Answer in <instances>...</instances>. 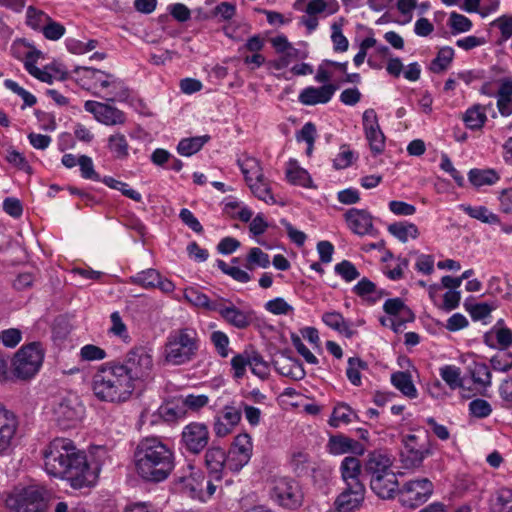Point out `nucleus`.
Instances as JSON below:
<instances>
[{
	"label": "nucleus",
	"mask_w": 512,
	"mask_h": 512,
	"mask_svg": "<svg viewBox=\"0 0 512 512\" xmlns=\"http://www.w3.org/2000/svg\"><path fill=\"white\" fill-rule=\"evenodd\" d=\"M43 456L47 473L66 479L75 489L94 485L98 478L100 464L89 462L85 453L78 450L70 439H54Z\"/></svg>",
	"instance_id": "1"
},
{
	"label": "nucleus",
	"mask_w": 512,
	"mask_h": 512,
	"mask_svg": "<svg viewBox=\"0 0 512 512\" xmlns=\"http://www.w3.org/2000/svg\"><path fill=\"white\" fill-rule=\"evenodd\" d=\"M137 473L145 480L161 482L175 466L173 450L157 437L142 439L134 452Z\"/></svg>",
	"instance_id": "2"
},
{
	"label": "nucleus",
	"mask_w": 512,
	"mask_h": 512,
	"mask_svg": "<svg viewBox=\"0 0 512 512\" xmlns=\"http://www.w3.org/2000/svg\"><path fill=\"white\" fill-rule=\"evenodd\" d=\"M92 389L98 399L107 402H124L135 390L126 372L115 361L98 368L93 375Z\"/></svg>",
	"instance_id": "3"
},
{
	"label": "nucleus",
	"mask_w": 512,
	"mask_h": 512,
	"mask_svg": "<svg viewBox=\"0 0 512 512\" xmlns=\"http://www.w3.org/2000/svg\"><path fill=\"white\" fill-rule=\"evenodd\" d=\"M200 338L191 327L172 330L164 346L165 361L173 365H183L192 361L198 353Z\"/></svg>",
	"instance_id": "4"
},
{
	"label": "nucleus",
	"mask_w": 512,
	"mask_h": 512,
	"mask_svg": "<svg viewBox=\"0 0 512 512\" xmlns=\"http://www.w3.org/2000/svg\"><path fill=\"white\" fill-rule=\"evenodd\" d=\"M49 493L43 487L31 485L6 499V506L12 512H47Z\"/></svg>",
	"instance_id": "5"
},
{
	"label": "nucleus",
	"mask_w": 512,
	"mask_h": 512,
	"mask_svg": "<svg viewBox=\"0 0 512 512\" xmlns=\"http://www.w3.org/2000/svg\"><path fill=\"white\" fill-rule=\"evenodd\" d=\"M401 442L403 448L400 451V462L404 469L420 468L423 461L433 454V443L427 434L423 437L408 434L402 437Z\"/></svg>",
	"instance_id": "6"
},
{
	"label": "nucleus",
	"mask_w": 512,
	"mask_h": 512,
	"mask_svg": "<svg viewBox=\"0 0 512 512\" xmlns=\"http://www.w3.org/2000/svg\"><path fill=\"white\" fill-rule=\"evenodd\" d=\"M130 383L136 388L137 384L148 379L153 368V360L150 353L144 347H136L131 349L125 356L123 362H117Z\"/></svg>",
	"instance_id": "7"
},
{
	"label": "nucleus",
	"mask_w": 512,
	"mask_h": 512,
	"mask_svg": "<svg viewBox=\"0 0 512 512\" xmlns=\"http://www.w3.org/2000/svg\"><path fill=\"white\" fill-rule=\"evenodd\" d=\"M44 351L41 344L32 342L23 346L13 360L14 374L21 379L33 377L42 365Z\"/></svg>",
	"instance_id": "8"
},
{
	"label": "nucleus",
	"mask_w": 512,
	"mask_h": 512,
	"mask_svg": "<svg viewBox=\"0 0 512 512\" xmlns=\"http://www.w3.org/2000/svg\"><path fill=\"white\" fill-rule=\"evenodd\" d=\"M271 498L280 506L296 509L303 503V492L299 483L289 477H276L272 480Z\"/></svg>",
	"instance_id": "9"
},
{
	"label": "nucleus",
	"mask_w": 512,
	"mask_h": 512,
	"mask_svg": "<svg viewBox=\"0 0 512 512\" xmlns=\"http://www.w3.org/2000/svg\"><path fill=\"white\" fill-rule=\"evenodd\" d=\"M433 491L434 486L428 478L410 480L399 489V502L403 507L415 509L424 504Z\"/></svg>",
	"instance_id": "10"
},
{
	"label": "nucleus",
	"mask_w": 512,
	"mask_h": 512,
	"mask_svg": "<svg viewBox=\"0 0 512 512\" xmlns=\"http://www.w3.org/2000/svg\"><path fill=\"white\" fill-rule=\"evenodd\" d=\"M84 414V407L77 397L62 398L53 408V418L63 430L75 427Z\"/></svg>",
	"instance_id": "11"
},
{
	"label": "nucleus",
	"mask_w": 512,
	"mask_h": 512,
	"mask_svg": "<svg viewBox=\"0 0 512 512\" xmlns=\"http://www.w3.org/2000/svg\"><path fill=\"white\" fill-rule=\"evenodd\" d=\"M209 430L204 423L192 422L183 428L181 443L192 454H199L209 443Z\"/></svg>",
	"instance_id": "12"
},
{
	"label": "nucleus",
	"mask_w": 512,
	"mask_h": 512,
	"mask_svg": "<svg viewBox=\"0 0 512 512\" xmlns=\"http://www.w3.org/2000/svg\"><path fill=\"white\" fill-rule=\"evenodd\" d=\"M84 108L87 112L93 114L98 122L104 125H122L126 122V116L124 112L114 106L88 100L85 102Z\"/></svg>",
	"instance_id": "13"
},
{
	"label": "nucleus",
	"mask_w": 512,
	"mask_h": 512,
	"mask_svg": "<svg viewBox=\"0 0 512 512\" xmlns=\"http://www.w3.org/2000/svg\"><path fill=\"white\" fill-rule=\"evenodd\" d=\"M212 308L225 322L237 329H245L252 322L251 312L240 310L229 300L220 299L218 306Z\"/></svg>",
	"instance_id": "14"
},
{
	"label": "nucleus",
	"mask_w": 512,
	"mask_h": 512,
	"mask_svg": "<svg viewBox=\"0 0 512 512\" xmlns=\"http://www.w3.org/2000/svg\"><path fill=\"white\" fill-rule=\"evenodd\" d=\"M364 497V485H354V487L346 486L334 502L335 509L338 512H352L361 506Z\"/></svg>",
	"instance_id": "15"
},
{
	"label": "nucleus",
	"mask_w": 512,
	"mask_h": 512,
	"mask_svg": "<svg viewBox=\"0 0 512 512\" xmlns=\"http://www.w3.org/2000/svg\"><path fill=\"white\" fill-rule=\"evenodd\" d=\"M344 217L353 233L361 236L371 233L373 222L368 211L351 208L345 213Z\"/></svg>",
	"instance_id": "16"
},
{
	"label": "nucleus",
	"mask_w": 512,
	"mask_h": 512,
	"mask_svg": "<svg viewBox=\"0 0 512 512\" xmlns=\"http://www.w3.org/2000/svg\"><path fill=\"white\" fill-rule=\"evenodd\" d=\"M396 474L391 470L370 479V488L382 499H390L399 491Z\"/></svg>",
	"instance_id": "17"
},
{
	"label": "nucleus",
	"mask_w": 512,
	"mask_h": 512,
	"mask_svg": "<svg viewBox=\"0 0 512 512\" xmlns=\"http://www.w3.org/2000/svg\"><path fill=\"white\" fill-rule=\"evenodd\" d=\"M273 365L279 374L296 381L303 379L306 374L302 363L286 352L281 353L280 357L273 361Z\"/></svg>",
	"instance_id": "18"
},
{
	"label": "nucleus",
	"mask_w": 512,
	"mask_h": 512,
	"mask_svg": "<svg viewBox=\"0 0 512 512\" xmlns=\"http://www.w3.org/2000/svg\"><path fill=\"white\" fill-rule=\"evenodd\" d=\"M337 86L333 84H325L321 87H307L303 89L299 95V101L304 105L324 104L330 101Z\"/></svg>",
	"instance_id": "19"
},
{
	"label": "nucleus",
	"mask_w": 512,
	"mask_h": 512,
	"mask_svg": "<svg viewBox=\"0 0 512 512\" xmlns=\"http://www.w3.org/2000/svg\"><path fill=\"white\" fill-rule=\"evenodd\" d=\"M392 460L388 454L376 450L370 452L364 463V474L371 478L391 471Z\"/></svg>",
	"instance_id": "20"
},
{
	"label": "nucleus",
	"mask_w": 512,
	"mask_h": 512,
	"mask_svg": "<svg viewBox=\"0 0 512 512\" xmlns=\"http://www.w3.org/2000/svg\"><path fill=\"white\" fill-rule=\"evenodd\" d=\"M327 447L333 455H341L348 452L362 455L365 450L360 442L344 435L330 436Z\"/></svg>",
	"instance_id": "21"
},
{
	"label": "nucleus",
	"mask_w": 512,
	"mask_h": 512,
	"mask_svg": "<svg viewBox=\"0 0 512 512\" xmlns=\"http://www.w3.org/2000/svg\"><path fill=\"white\" fill-rule=\"evenodd\" d=\"M226 452L220 447H211L205 453V465L215 480L222 478V473L226 467Z\"/></svg>",
	"instance_id": "22"
},
{
	"label": "nucleus",
	"mask_w": 512,
	"mask_h": 512,
	"mask_svg": "<svg viewBox=\"0 0 512 512\" xmlns=\"http://www.w3.org/2000/svg\"><path fill=\"white\" fill-rule=\"evenodd\" d=\"M341 478L346 486L364 485L359 476L362 472V465L358 458L353 456L345 457L340 465Z\"/></svg>",
	"instance_id": "23"
},
{
	"label": "nucleus",
	"mask_w": 512,
	"mask_h": 512,
	"mask_svg": "<svg viewBox=\"0 0 512 512\" xmlns=\"http://www.w3.org/2000/svg\"><path fill=\"white\" fill-rule=\"evenodd\" d=\"M102 72L89 66H76L73 70L75 81L86 90L98 89L97 74Z\"/></svg>",
	"instance_id": "24"
},
{
	"label": "nucleus",
	"mask_w": 512,
	"mask_h": 512,
	"mask_svg": "<svg viewBox=\"0 0 512 512\" xmlns=\"http://www.w3.org/2000/svg\"><path fill=\"white\" fill-rule=\"evenodd\" d=\"M322 321L331 329L343 334L347 338H352L356 331L352 329L350 323L339 312H326L322 315Z\"/></svg>",
	"instance_id": "25"
},
{
	"label": "nucleus",
	"mask_w": 512,
	"mask_h": 512,
	"mask_svg": "<svg viewBox=\"0 0 512 512\" xmlns=\"http://www.w3.org/2000/svg\"><path fill=\"white\" fill-rule=\"evenodd\" d=\"M467 128L471 130L481 129L487 121L486 106L475 104L468 108L462 116Z\"/></svg>",
	"instance_id": "26"
},
{
	"label": "nucleus",
	"mask_w": 512,
	"mask_h": 512,
	"mask_svg": "<svg viewBox=\"0 0 512 512\" xmlns=\"http://www.w3.org/2000/svg\"><path fill=\"white\" fill-rule=\"evenodd\" d=\"M42 55L41 51L37 49H31L25 54L24 66L25 69L33 77L39 79L42 82L52 83V75L47 71H43L36 66L37 60Z\"/></svg>",
	"instance_id": "27"
},
{
	"label": "nucleus",
	"mask_w": 512,
	"mask_h": 512,
	"mask_svg": "<svg viewBox=\"0 0 512 512\" xmlns=\"http://www.w3.org/2000/svg\"><path fill=\"white\" fill-rule=\"evenodd\" d=\"M496 96L499 113L504 117L510 116L512 114V81H503Z\"/></svg>",
	"instance_id": "28"
},
{
	"label": "nucleus",
	"mask_w": 512,
	"mask_h": 512,
	"mask_svg": "<svg viewBox=\"0 0 512 512\" xmlns=\"http://www.w3.org/2000/svg\"><path fill=\"white\" fill-rule=\"evenodd\" d=\"M17 426L18 422L15 415H9L8 419L0 421V455L9 449Z\"/></svg>",
	"instance_id": "29"
},
{
	"label": "nucleus",
	"mask_w": 512,
	"mask_h": 512,
	"mask_svg": "<svg viewBox=\"0 0 512 512\" xmlns=\"http://www.w3.org/2000/svg\"><path fill=\"white\" fill-rule=\"evenodd\" d=\"M237 163L248 184L264 177L260 162L256 158L245 156L243 159H238Z\"/></svg>",
	"instance_id": "30"
},
{
	"label": "nucleus",
	"mask_w": 512,
	"mask_h": 512,
	"mask_svg": "<svg viewBox=\"0 0 512 512\" xmlns=\"http://www.w3.org/2000/svg\"><path fill=\"white\" fill-rule=\"evenodd\" d=\"M391 383L406 397L416 398L417 389L413 384L410 373L398 371L391 375Z\"/></svg>",
	"instance_id": "31"
},
{
	"label": "nucleus",
	"mask_w": 512,
	"mask_h": 512,
	"mask_svg": "<svg viewBox=\"0 0 512 512\" xmlns=\"http://www.w3.org/2000/svg\"><path fill=\"white\" fill-rule=\"evenodd\" d=\"M210 140L209 135L182 139L177 145V151L182 156H192Z\"/></svg>",
	"instance_id": "32"
},
{
	"label": "nucleus",
	"mask_w": 512,
	"mask_h": 512,
	"mask_svg": "<svg viewBox=\"0 0 512 512\" xmlns=\"http://www.w3.org/2000/svg\"><path fill=\"white\" fill-rule=\"evenodd\" d=\"M107 147L116 159H126L129 156V144L124 134L115 133L109 136Z\"/></svg>",
	"instance_id": "33"
},
{
	"label": "nucleus",
	"mask_w": 512,
	"mask_h": 512,
	"mask_svg": "<svg viewBox=\"0 0 512 512\" xmlns=\"http://www.w3.org/2000/svg\"><path fill=\"white\" fill-rule=\"evenodd\" d=\"M388 231L403 243L407 242L409 237L416 239L419 235L417 226L409 222L392 223L388 226Z\"/></svg>",
	"instance_id": "34"
},
{
	"label": "nucleus",
	"mask_w": 512,
	"mask_h": 512,
	"mask_svg": "<svg viewBox=\"0 0 512 512\" xmlns=\"http://www.w3.org/2000/svg\"><path fill=\"white\" fill-rule=\"evenodd\" d=\"M184 298L186 301L196 307L206 309L208 311H214L212 307L218 306L220 300L211 301L209 297L200 292L195 288H188L184 292Z\"/></svg>",
	"instance_id": "35"
},
{
	"label": "nucleus",
	"mask_w": 512,
	"mask_h": 512,
	"mask_svg": "<svg viewBox=\"0 0 512 512\" xmlns=\"http://www.w3.org/2000/svg\"><path fill=\"white\" fill-rule=\"evenodd\" d=\"M271 44L277 53L288 52V56L293 59H306L308 56V52L305 50H300L292 46V44L288 41L287 37L284 35H279L271 39Z\"/></svg>",
	"instance_id": "36"
},
{
	"label": "nucleus",
	"mask_w": 512,
	"mask_h": 512,
	"mask_svg": "<svg viewBox=\"0 0 512 512\" xmlns=\"http://www.w3.org/2000/svg\"><path fill=\"white\" fill-rule=\"evenodd\" d=\"M161 274L155 269H146L129 278V282L146 289L156 288Z\"/></svg>",
	"instance_id": "37"
},
{
	"label": "nucleus",
	"mask_w": 512,
	"mask_h": 512,
	"mask_svg": "<svg viewBox=\"0 0 512 512\" xmlns=\"http://www.w3.org/2000/svg\"><path fill=\"white\" fill-rule=\"evenodd\" d=\"M339 10V4L336 0H311L305 9V12L310 16L316 14L326 13L332 15Z\"/></svg>",
	"instance_id": "38"
},
{
	"label": "nucleus",
	"mask_w": 512,
	"mask_h": 512,
	"mask_svg": "<svg viewBox=\"0 0 512 512\" xmlns=\"http://www.w3.org/2000/svg\"><path fill=\"white\" fill-rule=\"evenodd\" d=\"M461 208L467 215L483 223L498 224L500 222L499 216L489 211L485 206L462 205Z\"/></svg>",
	"instance_id": "39"
},
{
	"label": "nucleus",
	"mask_w": 512,
	"mask_h": 512,
	"mask_svg": "<svg viewBox=\"0 0 512 512\" xmlns=\"http://www.w3.org/2000/svg\"><path fill=\"white\" fill-rule=\"evenodd\" d=\"M469 181L476 187L492 185L499 180L498 174L493 169H471L468 173Z\"/></svg>",
	"instance_id": "40"
},
{
	"label": "nucleus",
	"mask_w": 512,
	"mask_h": 512,
	"mask_svg": "<svg viewBox=\"0 0 512 512\" xmlns=\"http://www.w3.org/2000/svg\"><path fill=\"white\" fill-rule=\"evenodd\" d=\"M439 374L450 389L455 390L463 387L461 369L459 367L455 365H445L439 369Z\"/></svg>",
	"instance_id": "41"
},
{
	"label": "nucleus",
	"mask_w": 512,
	"mask_h": 512,
	"mask_svg": "<svg viewBox=\"0 0 512 512\" xmlns=\"http://www.w3.org/2000/svg\"><path fill=\"white\" fill-rule=\"evenodd\" d=\"M352 417L357 418V415L345 403L338 404L332 412L329 419V425L337 428L341 423L349 424L352 422Z\"/></svg>",
	"instance_id": "42"
},
{
	"label": "nucleus",
	"mask_w": 512,
	"mask_h": 512,
	"mask_svg": "<svg viewBox=\"0 0 512 512\" xmlns=\"http://www.w3.org/2000/svg\"><path fill=\"white\" fill-rule=\"evenodd\" d=\"M469 371L475 384H479L484 387L491 386L492 374L489 370V367L485 363L474 362L469 367Z\"/></svg>",
	"instance_id": "43"
},
{
	"label": "nucleus",
	"mask_w": 512,
	"mask_h": 512,
	"mask_svg": "<svg viewBox=\"0 0 512 512\" xmlns=\"http://www.w3.org/2000/svg\"><path fill=\"white\" fill-rule=\"evenodd\" d=\"M286 177L288 181L293 185H299L303 187H311V177L309 173L293 163H290L287 171Z\"/></svg>",
	"instance_id": "44"
},
{
	"label": "nucleus",
	"mask_w": 512,
	"mask_h": 512,
	"mask_svg": "<svg viewBox=\"0 0 512 512\" xmlns=\"http://www.w3.org/2000/svg\"><path fill=\"white\" fill-rule=\"evenodd\" d=\"M249 367L251 372L260 379L265 380L269 377V364L256 351L249 353Z\"/></svg>",
	"instance_id": "45"
},
{
	"label": "nucleus",
	"mask_w": 512,
	"mask_h": 512,
	"mask_svg": "<svg viewBox=\"0 0 512 512\" xmlns=\"http://www.w3.org/2000/svg\"><path fill=\"white\" fill-rule=\"evenodd\" d=\"M101 182H103L109 188L121 191V193L124 196H126V197H128V198H130V199H132V200H134L136 202H141L142 201L141 194L139 192H137L136 190L130 188L127 183L118 181V180H116V179H114L113 177H110V176L104 177L101 180Z\"/></svg>",
	"instance_id": "46"
},
{
	"label": "nucleus",
	"mask_w": 512,
	"mask_h": 512,
	"mask_svg": "<svg viewBox=\"0 0 512 512\" xmlns=\"http://www.w3.org/2000/svg\"><path fill=\"white\" fill-rule=\"evenodd\" d=\"M270 265L269 255L264 253L260 248H251L246 259L245 267L248 270H253L256 266L267 268Z\"/></svg>",
	"instance_id": "47"
},
{
	"label": "nucleus",
	"mask_w": 512,
	"mask_h": 512,
	"mask_svg": "<svg viewBox=\"0 0 512 512\" xmlns=\"http://www.w3.org/2000/svg\"><path fill=\"white\" fill-rule=\"evenodd\" d=\"M51 17L47 15L44 11L37 9L34 6H29L26 11V23L29 27H31L34 30H41L44 26V24L47 23V21Z\"/></svg>",
	"instance_id": "48"
},
{
	"label": "nucleus",
	"mask_w": 512,
	"mask_h": 512,
	"mask_svg": "<svg viewBox=\"0 0 512 512\" xmlns=\"http://www.w3.org/2000/svg\"><path fill=\"white\" fill-rule=\"evenodd\" d=\"M252 193L260 200L274 204L276 201L271 193V188L263 177L261 180H255L248 184Z\"/></svg>",
	"instance_id": "49"
},
{
	"label": "nucleus",
	"mask_w": 512,
	"mask_h": 512,
	"mask_svg": "<svg viewBox=\"0 0 512 512\" xmlns=\"http://www.w3.org/2000/svg\"><path fill=\"white\" fill-rule=\"evenodd\" d=\"M454 50L451 47H444L439 50L436 58L431 63V70L434 73L445 71L453 60Z\"/></svg>",
	"instance_id": "50"
},
{
	"label": "nucleus",
	"mask_w": 512,
	"mask_h": 512,
	"mask_svg": "<svg viewBox=\"0 0 512 512\" xmlns=\"http://www.w3.org/2000/svg\"><path fill=\"white\" fill-rule=\"evenodd\" d=\"M366 139L370 145V149L374 154H380L384 151L385 148V136L380 129V126L377 128H371L365 131Z\"/></svg>",
	"instance_id": "51"
},
{
	"label": "nucleus",
	"mask_w": 512,
	"mask_h": 512,
	"mask_svg": "<svg viewBox=\"0 0 512 512\" xmlns=\"http://www.w3.org/2000/svg\"><path fill=\"white\" fill-rule=\"evenodd\" d=\"M229 450H230V453H233V454L237 453L244 457L251 458V454H252L251 437L246 433L239 434L238 436L235 437L233 444Z\"/></svg>",
	"instance_id": "52"
},
{
	"label": "nucleus",
	"mask_w": 512,
	"mask_h": 512,
	"mask_svg": "<svg viewBox=\"0 0 512 512\" xmlns=\"http://www.w3.org/2000/svg\"><path fill=\"white\" fill-rule=\"evenodd\" d=\"M464 307L474 321L488 317L494 309V306L488 303H470L468 299L464 302Z\"/></svg>",
	"instance_id": "53"
},
{
	"label": "nucleus",
	"mask_w": 512,
	"mask_h": 512,
	"mask_svg": "<svg viewBox=\"0 0 512 512\" xmlns=\"http://www.w3.org/2000/svg\"><path fill=\"white\" fill-rule=\"evenodd\" d=\"M247 366H249V352L244 351L235 355L231 359L233 377L237 380L242 379L246 373Z\"/></svg>",
	"instance_id": "54"
},
{
	"label": "nucleus",
	"mask_w": 512,
	"mask_h": 512,
	"mask_svg": "<svg viewBox=\"0 0 512 512\" xmlns=\"http://www.w3.org/2000/svg\"><path fill=\"white\" fill-rule=\"evenodd\" d=\"M364 368H366V363L361 359L356 357H351L348 359L346 375L353 385L359 386L361 384L360 369Z\"/></svg>",
	"instance_id": "55"
},
{
	"label": "nucleus",
	"mask_w": 512,
	"mask_h": 512,
	"mask_svg": "<svg viewBox=\"0 0 512 512\" xmlns=\"http://www.w3.org/2000/svg\"><path fill=\"white\" fill-rule=\"evenodd\" d=\"M334 271L346 282H351L360 276V273L357 270L356 266L348 260H343L340 263L336 264L334 267Z\"/></svg>",
	"instance_id": "56"
},
{
	"label": "nucleus",
	"mask_w": 512,
	"mask_h": 512,
	"mask_svg": "<svg viewBox=\"0 0 512 512\" xmlns=\"http://www.w3.org/2000/svg\"><path fill=\"white\" fill-rule=\"evenodd\" d=\"M98 45V41L91 39L88 42L84 43L77 39H67L66 47L68 51L72 54L82 55L87 52L94 50Z\"/></svg>",
	"instance_id": "57"
},
{
	"label": "nucleus",
	"mask_w": 512,
	"mask_h": 512,
	"mask_svg": "<svg viewBox=\"0 0 512 512\" xmlns=\"http://www.w3.org/2000/svg\"><path fill=\"white\" fill-rule=\"evenodd\" d=\"M469 412L472 416L482 419L491 414L492 407L488 401L477 398L469 403Z\"/></svg>",
	"instance_id": "58"
},
{
	"label": "nucleus",
	"mask_w": 512,
	"mask_h": 512,
	"mask_svg": "<svg viewBox=\"0 0 512 512\" xmlns=\"http://www.w3.org/2000/svg\"><path fill=\"white\" fill-rule=\"evenodd\" d=\"M210 340L214 345L217 353L222 358H226L229 355V338L222 331H214L211 333Z\"/></svg>",
	"instance_id": "59"
},
{
	"label": "nucleus",
	"mask_w": 512,
	"mask_h": 512,
	"mask_svg": "<svg viewBox=\"0 0 512 512\" xmlns=\"http://www.w3.org/2000/svg\"><path fill=\"white\" fill-rule=\"evenodd\" d=\"M160 416L166 422H173L178 419H182L186 415V409L184 405H166L162 406L159 410Z\"/></svg>",
	"instance_id": "60"
},
{
	"label": "nucleus",
	"mask_w": 512,
	"mask_h": 512,
	"mask_svg": "<svg viewBox=\"0 0 512 512\" xmlns=\"http://www.w3.org/2000/svg\"><path fill=\"white\" fill-rule=\"evenodd\" d=\"M65 31V27L52 20V18H50L42 28V33L45 38L52 41L59 40L65 34Z\"/></svg>",
	"instance_id": "61"
},
{
	"label": "nucleus",
	"mask_w": 512,
	"mask_h": 512,
	"mask_svg": "<svg viewBox=\"0 0 512 512\" xmlns=\"http://www.w3.org/2000/svg\"><path fill=\"white\" fill-rule=\"evenodd\" d=\"M81 176L85 179L101 181L100 175L94 170L92 159L89 156L81 155L78 158Z\"/></svg>",
	"instance_id": "62"
},
{
	"label": "nucleus",
	"mask_w": 512,
	"mask_h": 512,
	"mask_svg": "<svg viewBox=\"0 0 512 512\" xmlns=\"http://www.w3.org/2000/svg\"><path fill=\"white\" fill-rule=\"evenodd\" d=\"M293 471L298 475H304L310 468L309 455L304 452L294 453L291 459Z\"/></svg>",
	"instance_id": "63"
},
{
	"label": "nucleus",
	"mask_w": 512,
	"mask_h": 512,
	"mask_svg": "<svg viewBox=\"0 0 512 512\" xmlns=\"http://www.w3.org/2000/svg\"><path fill=\"white\" fill-rule=\"evenodd\" d=\"M491 25L500 30L503 41L508 40L512 36V16L503 15L495 19Z\"/></svg>",
	"instance_id": "64"
}]
</instances>
